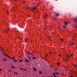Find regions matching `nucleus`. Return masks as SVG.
<instances>
[{"label": "nucleus", "instance_id": "obj_1", "mask_svg": "<svg viewBox=\"0 0 77 77\" xmlns=\"http://www.w3.org/2000/svg\"><path fill=\"white\" fill-rule=\"evenodd\" d=\"M73 56V54H71V56L67 55V58H66L65 59H64V60H65L66 62L68 61V60H69L68 59H69V57H71V56H72V57Z\"/></svg>", "mask_w": 77, "mask_h": 77}, {"label": "nucleus", "instance_id": "obj_2", "mask_svg": "<svg viewBox=\"0 0 77 77\" xmlns=\"http://www.w3.org/2000/svg\"><path fill=\"white\" fill-rule=\"evenodd\" d=\"M1 51L2 53H3L4 56H7L8 58H9V59H11V57H9V56H8V55H6L4 53V51H3V50L2 49V48H1V50H0V51Z\"/></svg>", "mask_w": 77, "mask_h": 77}, {"label": "nucleus", "instance_id": "obj_3", "mask_svg": "<svg viewBox=\"0 0 77 77\" xmlns=\"http://www.w3.org/2000/svg\"><path fill=\"white\" fill-rule=\"evenodd\" d=\"M68 23V22H65L64 25L63 26V28H65L66 26V25H67Z\"/></svg>", "mask_w": 77, "mask_h": 77}, {"label": "nucleus", "instance_id": "obj_4", "mask_svg": "<svg viewBox=\"0 0 77 77\" xmlns=\"http://www.w3.org/2000/svg\"><path fill=\"white\" fill-rule=\"evenodd\" d=\"M8 31H9V29H5V33H8Z\"/></svg>", "mask_w": 77, "mask_h": 77}, {"label": "nucleus", "instance_id": "obj_5", "mask_svg": "<svg viewBox=\"0 0 77 77\" xmlns=\"http://www.w3.org/2000/svg\"><path fill=\"white\" fill-rule=\"evenodd\" d=\"M35 9H37L35 7H34L33 8L32 11H33H33H34V10H35Z\"/></svg>", "mask_w": 77, "mask_h": 77}, {"label": "nucleus", "instance_id": "obj_6", "mask_svg": "<svg viewBox=\"0 0 77 77\" xmlns=\"http://www.w3.org/2000/svg\"><path fill=\"white\" fill-rule=\"evenodd\" d=\"M47 14H46L45 16H44V19H45V18L47 17Z\"/></svg>", "mask_w": 77, "mask_h": 77}, {"label": "nucleus", "instance_id": "obj_7", "mask_svg": "<svg viewBox=\"0 0 77 77\" xmlns=\"http://www.w3.org/2000/svg\"><path fill=\"white\" fill-rule=\"evenodd\" d=\"M55 15L57 17H58L59 16V14H56Z\"/></svg>", "mask_w": 77, "mask_h": 77}, {"label": "nucleus", "instance_id": "obj_8", "mask_svg": "<svg viewBox=\"0 0 77 77\" xmlns=\"http://www.w3.org/2000/svg\"><path fill=\"white\" fill-rule=\"evenodd\" d=\"M28 60H30V59H31V58H30V57H28Z\"/></svg>", "mask_w": 77, "mask_h": 77}, {"label": "nucleus", "instance_id": "obj_9", "mask_svg": "<svg viewBox=\"0 0 77 77\" xmlns=\"http://www.w3.org/2000/svg\"><path fill=\"white\" fill-rule=\"evenodd\" d=\"M14 74H18V73L15 72H14Z\"/></svg>", "mask_w": 77, "mask_h": 77}, {"label": "nucleus", "instance_id": "obj_10", "mask_svg": "<svg viewBox=\"0 0 77 77\" xmlns=\"http://www.w3.org/2000/svg\"><path fill=\"white\" fill-rule=\"evenodd\" d=\"M26 62H29V61H28L27 60V58H26Z\"/></svg>", "mask_w": 77, "mask_h": 77}, {"label": "nucleus", "instance_id": "obj_11", "mask_svg": "<svg viewBox=\"0 0 77 77\" xmlns=\"http://www.w3.org/2000/svg\"><path fill=\"white\" fill-rule=\"evenodd\" d=\"M3 60H4V61H6L7 60L6 59H5V58H3Z\"/></svg>", "mask_w": 77, "mask_h": 77}, {"label": "nucleus", "instance_id": "obj_12", "mask_svg": "<svg viewBox=\"0 0 77 77\" xmlns=\"http://www.w3.org/2000/svg\"><path fill=\"white\" fill-rule=\"evenodd\" d=\"M14 8H15V7H13V8L12 9H11V11H12L13 10H14Z\"/></svg>", "mask_w": 77, "mask_h": 77}, {"label": "nucleus", "instance_id": "obj_13", "mask_svg": "<svg viewBox=\"0 0 77 77\" xmlns=\"http://www.w3.org/2000/svg\"><path fill=\"white\" fill-rule=\"evenodd\" d=\"M33 70L35 71H36V69H35V68H33Z\"/></svg>", "mask_w": 77, "mask_h": 77}, {"label": "nucleus", "instance_id": "obj_14", "mask_svg": "<svg viewBox=\"0 0 77 77\" xmlns=\"http://www.w3.org/2000/svg\"><path fill=\"white\" fill-rule=\"evenodd\" d=\"M28 40H29V39H25V41L26 42L27 41H28Z\"/></svg>", "mask_w": 77, "mask_h": 77}, {"label": "nucleus", "instance_id": "obj_15", "mask_svg": "<svg viewBox=\"0 0 77 77\" xmlns=\"http://www.w3.org/2000/svg\"><path fill=\"white\" fill-rule=\"evenodd\" d=\"M74 67H77V66L76 65H74Z\"/></svg>", "mask_w": 77, "mask_h": 77}, {"label": "nucleus", "instance_id": "obj_16", "mask_svg": "<svg viewBox=\"0 0 77 77\" xmlns=\"http://www.w3.org/2000/svg\"><path fill=\"white\" fill-rule=\"evenodd\" d=\"M19 61H20V62H23V60H19Z\"/></svg>", "mask_w": 77, "mask_h": 77}, {"label": "nucleus", "instance_id": "obj_17", "mask_svg": "<svg viewBox=\"0 0 77 77\" xmlns=\"http://www.w3.org/2000/svg\"><path fill=\"white\" fill-rule=\"evenodd\" d=\"M27 8L28 9H30V8L29 7H27Z\"/></svg>", "mask_w": 77, "mask_h": 77}, {"label": "nucleus", "instance_id": "obj_18", "mask_svg": "<svg viewBox=\"0 0 77 77\" xmlns=\"http://www.w3.org/2000/svg\"><path fill=\"white\" fill-rule=\"evenodd\" d=\"M60 39L61 40V41H63V39H62V38H60Z\"/></svg>", "mask_w": 77, "mask_h": 77}, {"label": "nucleus", "instance_id": "obj_19", "mask_svg": "<svg viewBox=\"0 0 77 77\" xmlns=\"http://www.w3.org/2000/svg\"><path fill=\"white\" fill-rule=\"evenodd\" d=\"M11 67L12 68H15V67L14 66H11Z\"/></svg>", "mask_w": 77, "mask_h": 77}, {"label": "nucleus", "instance_id": "obj_20", "mask_svg": "<svg viewBox=\"0 0 77 77\" xmlns=\"http://www.w3.org/2000/svg\"><path fill=\"white\" fill-rule=\"evenodd\" d=\"M39 73L40 74H42V73L41 72V71H39Z\"/></svg>", "mask_w": 77, "mask_h": 77}, {"label": "nucleus", "instance_id": "obj_21", "mask_svg": "<svg viewBox=\"0 0 77 77\" xmlns=\"http://www.w3.org/2000/svg\"><path fill=\"white\" fill-rule=\"evenodd\" d=\"M29 55H33V54H32V53H30V54H29Z\"/></svg>", "mask_w": 77, "mask_h": 77}, {"label": "nucleus", "instance_id": "obj_22", "mask_svg": "<svg viewBox=\"0 0 77 77\" xmlns=\"http://www.w3.org/2000/svg\"><path fill=\"white\" fill-rule=\"evenodd\" d=\"M14 61L15 62H17V60H14Z\"/></svg>", "mask_w": 77, "mask_h": 77}, {"label": "nucleus", "instance_id": "obj_23", "mask_svg": "<svg viewBox=\"0 0 77 77\" xmlns=\"http://www.w3.org/2000/svg\"><path fill=\"white\" fill-rule=\"evenodd\" d=\"M70 45H74V43H72V44H71Z\"/></svg>", "mask_w": 77, "mask_h": 77}, {"label": "nucleus", "instance_id": "obj_24", "mask_svg": "<svg viewBox=\"0 0 77 77\" xmlns=\"http://www.w3.org/2000/svg\"><path fill=\"white\" fill-rule=\"evenodd\" d=\"M33 59H36V58L35 57H33Z\"/></svg>", "mask_w": 77, "mask_h": 77}, {"label": "nucleus", "instance_id": "obj_25", "mask_svg": "<svg viewBox=\"0 0 77 77\" xmlns=\"http://www.w3.org/2000/svg\"><path fill=\"white\" fill-rule=\"evenodd\" d=\"M53 75H54H54H55V73H53Z\"/></svg>", "mask_w": 77, "mask_h": 77}, {"label": "nucleus", "instance_id": "obj_26", "mask_svg": "<svg viewBox=\"0 0 77 77\" xmlns=\"http://www.w3.org/2000/svg\"><path fill=\"white\" fill-rule=\"evenodd\" d=\"M56 73V74H58V72H56V73Z\"/></svg>", "mask_w": 77, "mask_h": 77}, {"label": "nucleus", "instance_id": "obj_27", "mask_svg": "<svg viewBox=\"0 0 77 77\" xmlns=\"http://www.w3.org/2000/svg\"><path fill=\"white\" fill-rule=\"evenodd\" d=\"M12 59H14V58L13 57H12Z\"/></svg>", "mask_w": 77, "mask_h": 77}, {"label": "nucleus", "instance_id": "obj_28", "mask_svg": "<svg viewBox=\"0 0 77 77\" xmlns=\"http://www.w3.org/2000/svg\"><path fill=\"white\" fill-rule=\"evenodd\" d=\"M57 65H59V63H57Z\"/></svg>", "mask_w": 77, "mask_h": 77}, {"label": "nucleus", "instance_id": "obj_29", "mask_svg": "<svg viewBox=\"0 0 77 77\" xmlns=\"http://www.w3.org/2000/svg\"><path fill=\"white\" fill-rule=\"evenodd\" d=\"M8 71H9V72H11V70H9Z\"/></svg>", "mask_w": 77, "mask_h": 77}, {"label": "nucleus", "instance_id": "obj_30", "mask_svg": "<svg viewBox=\"0 0 77 77\" xmlns=\"http://www.w3.org/2000/svg\"><path fill=\"white\" fill-rule=\"evenodd\" d=\"M28 53H29V54H30V52H28Z\"/></svg>", "mask_w": 77, "mask_h": 77}, {"label": "nucleus", "instance_id": "obj_31", "mask_svg": "<svg viewBox=\"0 0 77 77\" xmlns=\"http://www.w3.org/2000/svg\"><path fill=\"white\" fill-rule=\"evenodd\" d=\"M28 53H29V54H30V52H28Z\"/></svg>", "mask_w": 77, "mask_h": 77}, {"label": "nucleus", "instance_id": "obj_32", "mask_svg": "<svg viewBox=\"0 0 77 77\" xmlns=\"http://www.w3.org/2000/svg\"><path fill=\"white\" fill-rule=\"evenodd\" d=\"M24 70L25 71H26V69H25Z\"/></svg>", "mask_w": 77, "mask_h": 77}, {"label": "nucleus", "instance_id": "obj_33", "mask_svg": "<svg viewBox=\"0 0 77 77\" xmlns=\"http://www.w3.org/2000/svg\"><path fill=\"white\" fill-rule=\"evenodd\" d=\"M70 77H73V76L72 75V76H70Z\"/></svg>", "mask_w": 77, "mask_h": 77}, {"label": "nucleus", "instance_id": "obj_34", "mask_svg": "<svg viewBox=\"0 0 77 77\" xmlns=\"http://www.w3.org/2000/svg\"><path fill=\"white\" fill-rule=\"evenodd\" d=\"M54 77H56V75H54Z\"/></svg>", "mask_w": 77, "mask_h": 77}, {"label": "nucleus", "instance_id": "obj_35", "mask_svg": "<svg viewBox=\"0 0 77 77\" xmlns=\"http://www.w3.org/2000/svg\"><path fill=\"white\" fill-rule=\"evenodd\" d=\"M20 39H21V40H23V38H21Z\"/></svg>", "mask_w": 77, "mask_h": 77}, {"label": "nucleus", "instance_id": "obj_36", "mask_svg": "<svg viewBox=\"0 0 77 77\" xmlns=\"http://www.w3.org/2000/svg\"><path fill=\"white\" fill-rule=\"evenodd\" d=\"M51 66V68H52V67H53V66Z\"/></svg>", "mask_w": 77, "mask_h": 77}, {"label": "nucleus", "instance_id": "obj_37", "mask_svg": "<svg viewBox=\"0 0 77 77\" xmlns=\"http://www.w3.org/2000/svg\"><path fill=\"white\" fill-rule=\"evenodd\" d=\"M50 53H51V54H53V53H52L51 52H50Z\"/></svg>", "mask_w": 77, "mask_h": 77}, {"label": "nucleus", "instance_id": "obj_38", "mask_svg": "<svg viewBox=\"0 0 77 77\" xmlns=\"http://www.w3.org/2000/svg\"><path fill=\"white\" fill-rule=\"evenodd\" d=\"M21 70H23V69H21Z\"/></svg>", "mask_w": 77, "mask_h": 77}, {"label": "nucleus", "instance_id": "obj_39", "mask_svg": "<svg viewBox=\"0 0 77 77\" xmlns=\"http://www.w3.org/2000/svg\"><path fill=\"white\" fill-rule=\"evenodd\" d=\"M59 56H61V55H59Z\"/></svg>", "mask_w": 77, "mask_h": 77}, {"label": "nucleus", "instance_id": "obj_40", "mask_svg": "<svg viewBox=\"0 0 77 77\" xmlns=\"http://www.w3.org/2000/svg\"><path fill=\"white\" fill-rule=\"evenodd\" d=\"M62 75H63V73H62Z\"/></svg>", "mask_w": 77, "mask_h": 77}, {"label": "nucleus", "instance_id": "obj_41", "mask_svg": "<svg viewBox=\"0 0 77 77\" xmlns=\"http://www.w3.org/2000/svg\"><path fill=\"white\" fill-rule=\"evenodd\" d=\"M14 1H17V0H14Z\"/></svg>", "mask_w": 77, "mask_h": 77}, {"label": "nucleus", "instance_id": "obj_42", "mask_svg": "<svg viewBox=\"0 0 77 77\" xmlns=\"http://www.w3.org/2000/svg\"><path fill=\"white\" fill-rule=\"evenodd\" d=\"M0 71H2V69H0Z\"/></svg>", "mask_w": 77, "mask_h": 77}, {"label": "nucleus", "instance_id": "obj_43", "mask_svg": "<svg viewBox=\"0 0 77 77\" xmlns=\"http://www.w3.org/2000/svg\"><path fill=\"white\" fill-rule=\"evenodd\" d=\"M47 56V55H45L46 57Z\"/></svg>", "mask_w": 77, "mask_h": 77}, {"label": "nucleus", "instance_id": "obj_44", "mask_svg": "<svg viewBox=\"0 0 77 77\" xmlns=\"http://www.w3.org/2000/svg\"><path fill=\"white\" fill-rule=\"evenodd\" d=\"M25 2H23V3H24Z\"/></svg>", "mask_w": 77, "mask_h": 77}, {"label": "nucleus", "instance_id": "obj_45", "mask_svg": "<svg viewBox=\"0 0 77 77\" xmlns=\"http://www.w3.org/2000/svg\"><path fill=\"white\" fill-rule=\"evenodd\" d=\"M67 71V70H65V71Z\"/></svg>", "mask_w": 77, "mask_h": 77}, {"label": "nucleus", "instance_id": "obj_46", "mask_svg": "<svg viewBox=\"0 0 77 77\" xmlns=\"http://www.w3.org/2000/svg\"><path fill=\"white\" fill-rule=\"evenodd\" d=\"M45 29V30H46V29Z\"/></svg>", "mask_w": 77, "mask_h": 77}, {"label": "nucleus", "instance_id": "obj_47", "mask_svg": "<svg viewBox=\"0 0 77 77\" xmlns=\"http://www.w3.org/2000/svg\"><path fill=\"white\" fill-rule=\"evenodd\" d=\"M49 38H50V37H49Z\"/></svg>", "mask_w": 77, "mask_h": 77}, {"label": "nucleus", "instance_id": "obj_48", "mask_svg": "<svg viewBox=\"0 0 77 77\" xmlns=\"http://www.w3.org/2000/svg\"><path fill=\"white\" fill-rule=\"evenodd\" d=\"M53 77V76H51V77Z\"/></svg>", "mask_w": 77, "mask_h": 77}]
</instances>
